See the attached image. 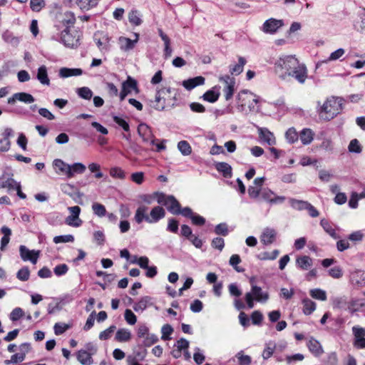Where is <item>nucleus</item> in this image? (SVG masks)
Here are the masks:
<instances>
[{"mask_svg":"<svg viewBox=\"0 0 365 365\" xmlns=\"http://www.w3.org/2000/svg\"><path fill=\"white\" fill-rule=\"evenodd\" d=\"M205 78L202 76H197L192 78L185 80L182 82V86L187 90H191L197 86L203 85L205 83Z\"/></svg>","mask_w":365,"mask_h":365,"instance_id":"nucleus-22","label":"nucleus"},{"mask_svg":"<svg viewBox=\"0 0 365 365\" xmlns=\"http://www.w3.org/2000/svg\"><path fill=\"white\" fill-rule=\"evenodd\" d=\"M219 97H220V93L215 92L213 90L207 91L202 96V98L205 101H208L210 103L216 102L218 100Z\"/></svg>","mask_w":365,"mask_h":365,"instance_id":"nucleus-44","label":"nucleus"},{"mask_svg":"<svg viewBox=\"0 0 365 365\" xmlns=\"http://www.w3.org/2000/svg\"><path fill=\"white\" fill-rule=\"evenodd\" d=\"M53 166L56 170V173L58 175H64L68 178H72V174L71 173L70 165L66 163L61 159H55L53 161Z\"/></svg>","mask_w":365,"mask_h":365,"instance_id":"nucleus-16","label":"nucleus"},{"mask_svg":"<svg viewBox=\"0 0 365 365\" xmlns=\"http://www.w3.org/2000/svg\"><path fill=\"white\" fill-rule=\"evenodd\" d=\"M165 216V210L160 206H155L151 210L149 217H146V222L150 224L155 223Z\"/></svg>","mask_w":365,"mask_h":365,"instance_id":"nucleus-18","label":"nucleus"},{"mask_svg":"<svg viewBox=\"0 0 365 365\" xmlns=\"http://www.w3.org/2000/svg\"><path fill=\"white\" fill-rule=\"evenodd\" d=\"M24 316V310L20 307H16L10 313L9 319L12 322H16V321L20 319Z\"/></svg>","mask_w":365,"mask_h":365,"instance_id":"nucleus-54","label":"nucleus"},{"mask_svg":"<svg viewBox=\"0 0 365 365\" xmlns=\"http://www.w3.org/2000/svg\"><path fill=\"white\" fill-rule=\"evenodd\" d=\"M98 34H95V41L96 42L97 46L100 49L108 50L110 48L109 43V38L107 35H103L102 38H97Z\"/></svg>","mask_w":365,"mask_h":365,"instance_id":"nucleus-42","label":"nucleus"},{"mask_svg":"<svg viewBox=\"0 0 365 365\" xmlns=\"http://www.w3.org/2000/svg\"><path fill=\"white\" fill-rule=\"evenodd\" d=\"M365 305V303L360 299H351L347 303L346 310H348L350 313L353 314L360 309Z\"/></svg>","mask_w":365,"mask_h":365,"instance_id":"nucleus-31","label":"nucleus"},{"mask_svg":"<svg viewBox=\"0 0 365 365\" xmlns=\"http://www.w3.org/2000/svg\"><path fill=\"white\" fill-rule=\"evenodd\" d=\"M276 236L277 232L274 229L266 227L260 235V242L264 245H271L275 241Z\"/></svg>","mask_w":365,"mask_h":365,"instance_id":"nucleus-17","label":"nucleus"},{"mask_svg":"<svg viewBox=\"0 0 365 365\" xmlns=\"http://www.w3.org/2000/svg\"><path fill=\"white\" fill-rule=\"evenodd\" d=\"M246 63V60L243 57H239L238 63L230 67V72L232 75H239L243 71L244 66Z\"/></svg>","mask_w":365,"mask_h":365,"instance_id":"nucleus-34","label":"nucleus"},{"mask_svg":"<svg viewBox=\"0 0 365 365\" xmlns=\"http://www.w3.org/2000/svg\"><path fill=\"white\" fill-rule=\"evenodd\" d=\"M178 148L183 155H189L192 152L190 144L185 140H181L178 144Z\"/></svg>","mask_w":365,"mask_h":365,"instance_id":"nucleus-48","label":"nucleus"},{"mask_svg":"<svg viewBox=\"0 0 365 365\" xmlns=\"http://www.w3.org/2000/svg\"><path fill=\"white\" fill-rule=\"evenodd\" d=\"M175 97L171 96L170 88H163L157 91L155 100L151 101V106L158 110H163L166 107H173Z\"/></svg>","mask_w":365,"mask_h":365,"instance_id":"nucleus-2","label":"nucleus"},{"mask_svg":"<svg viewBox=\"0 0 365 365\" xmlns=\"http://www.w3.org/2000/svg\"><path fill=\"white\" fill-rule=\"evenodd\" d=\"M352 333L354 336V346L357 349H365V329L354 326Z\"/></svg>","mask_w":365,"mask_h":365,"instance_id":"nucleus-12","label":"nucleus"},{"mask_svg":"<svg viewBox=\"0 0 365 365\" xmlns=\"http://www.w3.org/2000/svg\"><path fill=\"white\" fill-rule=\"evenodd\" d=\"M279 250H274L272 252H264L261 253L259 256V258L261 260H273L275 259L279 255Z\"/></svg>","mask_w":365,"mask_h":365,"instance_id":"nucleus-52","label":"nucleus"},{"mask_svg":"<svg viewBox=\"0 0 365 365\" xmlns=\"http://www.w3.org/2000/svg\"><path fill=\"white\" fill-rule=\"evenodd\" d=\"M30 271L27 267L19 269L16 274V277L21 281H27L29 279Z\"/></svg>","mask_w":365,"mask_h":365,"instance_id":"nucleus-63","label":"nucleus"},{"mask_svg":"<svg viewBox=\"0 0 365 365\" xmlns=\"http://www.w3.org/2000/svg\"><path fill=\"white\" fill-rule=\"evenodd\" d=\"M276 344L273 341H269L266 344V346L262 352V357L264 359H267L272 356L275 349Z\"/></svg>","mask_w":365,"mask_h":365,"instance_id":"nucleus-46","label":"nucleus"},{"mask_svg":"<svg viewBox=\"0 0 365 365\" xmlns=\"http://www.w3.org/2000/svg\"><path fill=\"white\" fill-rule=\"evenodd\" d=\"M158 341V337L154 334H149L144 338L143 344L144 346L149 347Z\"/></svg>","mask_w":365,"mask_h":365,"instance_id":"nucleus-62","label":"nucleus"},{"mask_svg":"<svg viewBox=\"0 0 365 365\" xmlns=\"http://www.w3.org/2000/svg\"><path fill=\"white\" fill-rule=\"evenodd\" d=\"M285 137L289 143H294L298 140V134L294 128H290L287 130Z\"/></svg>","mask_w":365,"mask_h":365,"instance_id":"nucleus-57","label":"nucleus"},{"mask_svg":"<svg viewBox=\"0 0 365 365\" xmlns=\"http://www.w3.org/2000/svg\"><path fill=\"white\" fill-rule=\"evenodd\" d=\"M259 138L262 143L269 145H274L277 143L276 138L271 131L267 128L257 126Z\"/></svg>","mask_w":365,"mask_h":365,"instance_id":"nucleus-15","label":"nucleus"},{"mask_svg":"<svg viewBox=\"0 0 365 365\" xmlns=\"http://www.w3.org/2000/svg\"><path fill=\"white\" fill-rule=\"evenodd\" d=\"M115 339L119 342L128 341L131 339V332L127 329H119Z\"/></svg>","mask_w":365,"mask_h":365,"instance_id":"nucleus-33","label":"nucleus"},{"mask_svg":"<svg viewBox=\"0 0 365 365\" xmlns=\"http://www.w3.org/2000/svg\"><path fill=\"white\" fill-rule=\"evenodd\" d=\"M70 168L72 178L73 177L74 173H83L86 169V166L81 163H75L73 165H70Z\"/></svg>","mask_w":365,"mask_h":365,"instance_id":"nucleus-55","label":"nucleus"},{"mask_svg":"<svg viewBox=\"0 0 365 365\" xmlns=\"http://www.w3.org/2000/svg\"><path fill=\"white\" fill-rule=\"evenodd\" d=\"M19 252L21 257L24 261H30L34 264L37 262L40 255L39 250H30L24 245L19 247Z\"/></svg>","mask_w":365,"mask_h":365,"instance_id":"nucleus-13","label":"nucleus"},{"mask_svg":"<svg viewBox=\"0 0 365 365\" xmlns=\"http://www.w3.org/2000/svg\"><path fill=\"white\" fill-rule=\"evenodd\" d=\"M299 61L294 56H284L279 58L275 63V69L277 73L289 74L295 67Z\"/></svg>","mask_w":365,"mask_h":365,"instance_id":"nucleus-4","label":"nucleus"},{"mask_svg":"<svg viewBox=\"0 0 365 365\" xmlns=\"http://www.w3.org/2000/svg\"><path fill=\"white\" fill-rule=\"evenodd\" d=\"M128 20L131 24L139 26L142 24L141 14L137 10H132L128 14Z\"/></svg>","mask_w":365,"mask_h":365,"instance_id":"nucleus-38","label":"nucleus"},{"mask_svg":"<svg viewBox=\"0 0 365 365\" xmlns=\"http://www.w3.org/2000/svg\"><path fill=\"white\" fill-rule=\"evenodd\" d=\"M321 226L323 227L324 231L329 234L332 238L338 239L339 237L336 234L335 230L331 227L330 223L325 219H322L320 222Z\"/></svg>","mask_w":365,"mask_h":365,"instance_id":"nucleus-37","label":"nucleus"},{"mask_svg":"<svg viewBox=\"0 0 365 365\" xmlns=\"http://www.w3.org/2000/svg\"><path fill=\"white\" fill-rule=\"evenodd\" d=\"M238 101L242 111L245 110V106L247 103H248L249 111L254 112L257 110L255 104L258 103V99L255 98V96L252 92L247 90L241 91L238 93Z\"/></svg>","mask_w":365,"mask_h":365,"instance_id":"nucleus-6","label":"nucleus"},{"mask_svg":"<svg viewBox=\"0 0 365 365\" xmlns=\"http://www.w3.org/2000/svg\"><path fill=\"white\" fill-rule=\"evenodd\" d=\"M18 183L19 182H17L12 178H8L6 179L2 180V181L1 182V187H2L3 188H6L9 190H14Z\"/></svg>","mask_w":365,"mask_h":365,"instance_id":"nucleus-47","label":"nucleus"},{"mask_svg":"<svg viewBox=\"0 0 365 365\" xmlns=\"http://www.w3.org/2000/svg\"><path fill=\"white\" fill-rule=\"evenodd\" d=\"M157 202L167 207L168 210L173 215H179L181 206L179 202L173 195H166L161 192H155Z\"/></svg>","mask_w":365,"mask_h":365,"instance_id":"nucleus-5","label":"nucleus"},{"mask_svg":"<svg viewBox=\"0 0 365 365\" xmlns=\"http://www.w3.org/2000/svg\"><path fill=\"white\" fill-rule=\"evenodd\" d=\"M173 332V329L170 324H165L161 328L162 336L161 339L163 340H169L170 339V336Z\"/></svg>","mask_w":365,"mask_h":365,"instance_id":"nucleus-59","label":"nucleus"},{"mask_svg":"<svg viewBox=\"0 0 365 365\" xmlns=\"http://www.w3.org/2000/svg\"><path fill=\"white\" fill-rule=\"evenodd\" d=\"M289 203L292 208L297 210H307L309 202L307 201L296 200L294 198L289 199Z\"/></svg>","mask_w":365,"mask_h":365,"instance_id":"nucleus-41","label":"nucleus"},{"mask_svg":"<svg viewBox=\"0 0 365 365\" xmlns=\"http://www.w3.org/2000/svg\"><path fill=\"white\" fill-rule=\"evenodd\" d=\"M77 359L82 365H91L93 362L92 356L83 349L78 351Z\"/></svg>","mask_w":365,"mask_h":365,"instance_id":"nucleus-26","label":"nucleus"},{"mask_svg":"<svg viewBox=\"0 0 365 365\" xmlns=\"http://www.w3.org/2000/svg\"><path fill=\"white\" fill-rule=\"evenodd\" d=\"M83 71L81 68H61L59 70V76L62 78H66L71 76H78L82 75Z\"/></svg>","mask_w":365,"mask_h":365,"instance_id":"nucleus-23","label":"nucleus"},{"mask_svg":"<svg viewBox=\"0 0 365 365\" xmlns=\"http://www.w3.org/2000/svg\"><path fill=\"white\" fill-rule=\"evenodd\" d=\"M2 38L5 42L10 43L13 46H17L19 43V38L14 36V34L9 31L4 32Z\"/></svg>","mask_w":365,"mask_h":365,"instance_id":"nucleus-39","label":"nucleus"},{"mask_svg":"<svg viewBox=\"0 0 365 365\" xmlns=\"http://www.w3.org/2000/svg\"><path fill=\"white\" fill-rule=\"evenodd\" d=\"M310 295L312 297L322 300L325 301L327 299V294L326 292L320 289H314L310 291Z\"/></svg>","mask_w":365,"mask_h":365,"instance_id":"nucleus-53","label":"nucleus"},{"mask_svg":"<svg viewBox=\"0 0 365 365\" xmlns=\"http://www.w3.org/2000/svg\"><path fill=\"white\" fill-rule=\"evenodd\" d=\"M254 279L252 278L250 279V283L252 285L251 291L249 293H252V296L254 297L255 300L260 302L265 303L269 299V295L267 292L262 291V289L260 287L254 284Z\"/></svg>","mask_w":365,"mask_h":365,"instance_id":"nucleus-11","label":"nucleus"},{"mask_svg":"<svg viewBox=\"0 0 365 365\" xmlns=\"http://www.w3.org/2000/svg\"><path fill=\"white\" fill-rule=\"evenodd\" d=\"M230 264L238 272H244V269L237 267L241 262V259L238 255H232L230 259Z\"/></svg>","mask_w":365,"mask_h":365,"instance_id":"nucleus-56","label":"nucleus"},{"mask_svg":"<svg viewBox=\"0 0 365 365\" xmlns=\"http://www.w3.org/2000/svg\"><path fill=\"white\" fill-rule=\"evenodd\" d=\"M1 231L4 236L1 240V250H3L5 247L9 244L10 241V236L11 235V230L6 226H3Z\"/></svg>","mask_w":365,"mask_h":365,"instance_id":"nucleus-35","label":"nucleus"},{"mask_svg":"<svg viewBox=\"0 0 365 365\" xmlns=\"http://www.w3.org/2000/svg\"><path fill=\"white\" fill-rule=\"evenodd\" d=\"M88 168L91 173L95 174L94 176L96 178L99 179L104 176L103 173L101 171V165L99 164L91 163L88 165Z\"/></svg>","mask_w":365,"mask_h":365,"instance_id":"nucleus-50","label":"nucleus"},{"mask_svg":"<svg viewBox=\"0 0 365 365\" xmlns=\"http://www.w3.org/2000/svg\"><path fill=\"white\" fill-rule=\"evenodd\" d=\"M15 97L18 101L25 103H31L35 101L32 95L24 92L15 93Z\"/></svg>","mask_w":365,"mask_h":365,"instance_id":"nucleus-43","label":"nucleus"},{"mask_svg":"<svg viewBox=\"0 0 365 365\" xmlns=\"http://www.w3.org/2000/svg\"><path fill=\"white\" fill-rule=\"evenodd\" d=\"M317 110L321 119L331 120L343 110V99L331 96L327 98L322 104L318 101Z\"/></svg>","mask_w":365,"mask_h":365,"instance_id":"nucleus-1","label":"nucleus"},{"mask_svg":"<svg viewBox=\"0 0 365 365\" xmlns=\"http://www.w3.org/2000/svg\"><path fill=\"white\" fill-rule=\"evenodd\" d=\"M74 241V237L72 235H59L56 236L53 238V242L56 244L65 243V242H73Z\"/></svg>","mask_w":365,"mask_h":365,"instance_id":"nucleus-61","label":"nucleus"},{"mask_svg":"<svg viewBox=\"0 0 365 365\" xmlns=\"http://www.w3.org/2000/svg\"><path fill=\"white\" fill-rule=\"evenodd\" d=\"M216 169L222 173L225 178L231 177L232 175V168L231 166L227 163H217L215 165Z\"/></svg>","mask_w":365,"mask_h":365,"instance_id":"nucleus-36","label":"nucleus"},{"mask_svg":"<svg viewBox=\"0 0 365 365\" xmlns=\"http://www.w3.org/2000/svg\"><path fill=\"white\" fill-rule=\"evenodd\" d=\"M76 92L79 97L86 100H90L93 96V92L88 87L78 88Z\"/></svg>","mask_w":365,"mask_h":365,"instance_id":"nucleus-49","label":"nucleus"},{"mask_svg":"<svg viewBox=\"0 0 365 365\" xmlns=\"http://www.w3.org/2000/svg\"><path fill=\"white\" fill-rule=\"evenodd\" d=\"M138 133L145 143L152 145H155V137L148 125L140 123L138 127Z\"/></svg>","mask_w":365,"mask_h":365,"instance_id":"nucleus-10","label":"nucleus"},{"mask_svg":"<svg viewBox=\"0 0 365 365\" xmlns=\"http://www.w3.org/2000/svg\"><path fill=\"white\" fill-rule=\"evenodd\" d=\"M158 34L161 39L164 42V56L165 58H168L172 56L173 50L170 47V38L161 29H158Z\"/></svg>","mask_w":365,"mask_h":365,"instance_id":"nucleus-21","label":"nucleus"},{"mask_svg":"<svg viewBox=\"0 0 365 365\" xmlns=\"http://www.w3.org/2000/svg\"><path fill=\"white\" fill-rule=\"evenodd\" d=\"M236 357L238 359L240 365H250L251 364V357L248 355H244L242 351L237 354Z\"/></svg>","mask_w":365,"mask_h":365,"instance_id":"nucleus-64","label":"nucleus"},{"mask_svg":"<svg viewBox=\"0 0 365 365\" xmlns=\"http://www.w3.org/2000/svg\"><path fill=\"white\" fill-rule=\"evenodd\" d=\"M81 33L74 26H66L61 33V41L65 46L75 48L80 44Z\"/></svg>","mask_w":365,"mask_h":365,"instance_id":"nucleus-3","label":"nucleus"},{"mask_svg":"<svg viewBox=\"0 0 365 365\" xmlns=\"http://www.w3.org/2000/svg\"><path fill=\"white\" fill-rule=\"evenodd\" d=\"M288 76L294 77L299 83H303L307 78V69L304 65L298 63L297 66L295 67Z\"/></svg>","mask_w":365,"mask_h":365,"instance_id":"nucleus-19","label":"nucleus"},{"mask_svg":"<svg viewBox=\"0 0 365 365\" xmlns=\"http://www.w3.org/2000/svg\"><path fill=\"white\" fill-rule=\"evenodd\" d=\"M345 53V50L344 48H338L335 51L332 52L327 60L323 61L324 63H327L329 61H336L339 59L341 56Z\"/></svg>","mask_w":365,"mask_h":365,"instance_id":"nucleus-60","label":"nucleus"},{"mask_svg":"<svg viewBox=\"0 0 365 365\" xmlns=\"http://www.w3.org/2000/svg\"><path fill=\"white\" fill-rule=\"evenodd\" d=\"M220 81L225 83L223 93L226 101H230L234 94L235 81L229 75L222 76L219 78Z\"/></svg>","mask_w":365,"mask_h":365,"instance_id":"nucleus-9","label":"nucleus"},{"mask_svg":"<svg viewBox=\"0 0 365 365\" xmlns=\"http://www.w3.org/2000/svg\"><path fill=\"white\" fill-rule=\"evenodd\" d=\"M122 87L123 90H126L130 93L132 90L137 88V83L134 79L128 77V80L123 83Z\"/></svg>","mask_w":365,"mask_h":365,"instance_id":"nucleus-58","label":"nucleus"},{"mask_svg":"<svg viewBox=\"0 0 365 365\" xmlns=\"http://www.w3.org/2000/svg\"><path fill=\"white\" fill-rule=\"evenodd\" d=\"M68 210L70 215L65 219V222L71 227H78L82 224V220L79 218L81 208L78 206L68 207Z\"/></svg>","mask_w":365,"mask_h":365,"instance_id":"nucleus-8","label":"nucleus"},{"mask_svg":"<svg viewBox=\"0 0 365 365\" xmlns=\"http://www.w3.org/2000/svg\"><path fill=\"white\" fill-rule=\"evenodd\" d=\"M75 1L76 4L81 10H89L91 8L95 6L98 0H68V2L71 4Z\"/></svg>","mask_w":365,"mask_h":365,"instance_id":"nucleus-25","label":"nucleus"},{"mask_svg":"<svg viewBox=\"0 0 365 365\" xmlns=\"http://www.w3.org/2000/svg\"><path fill=\"white\" fill-rule=\"evenodd\" d=\"M0 138V153L8 152L11 146V138L14 136V131L11 128H5L1 133Z\"/></svg>","mask_w":365,"mask_h":365,"instance_id":"nucleus-7","label":"nucleus"},{"mask_svg":"<svg viewBox=\"0 0 365 365\" xmlns=\"http://www.w3.org/2000/svg\"><path fill=\"white\" fill-rule=\"evenodd\" d=\"M307 346L309 351L315 356H319L323 352L320 343L314 338H311L309 339Z\"/></svg>","mask_w":365,"mask_h":365,"instance_id":"nucleus-29","label":"nucleus"},{"mask_svg":"<svg viewBox=\"0 0 365 365\" xmlns=\"http://www.w3.org/2000/svg\"><path fill=\"white\" fill-rule=\"evenodd\" d=\"M76 22V17L73 13L67 11L63 14L62 24L66 26H73Z\"/></svg>","mask_w":365,"mask_h":365,"instance_id":"nucleus-45","label":"nucleus"},{"mask_svg":"<svg viewBox=\"0 0 365 365\" xmlns=\"http://www.w3.org/2000/svg\"><path fill=\"white\" fill-rule=\"evenodd\" d=\"M36 78L41 84L46 86L50 85V80L48 76L47 68L45 66H41L38 68Z\"/></svg>","mask_w":365,"mask_h":365,"instance_id":"nucleus-27","label":"nucleus"},{"mask_svg":"<svg viewBox=\"0 0 365 365\" xmlns=\"http://www.w3.org/2000/svg\"><path fill=\"white\" fill-rule=\"evenodd\" d=\"M148 207L145 205H140L135 211L134 219L138 224H140L143 220L146 221V217H149L147 215Z\"/></svg>","mask_w":365,"mask_h":365,"instance_id":"nucleus-28","label":"nucleus"},{"mask_svg":"<svg viewBox=\"0 0 365 365\" xmlns=\"http://www.w3.org/2000/svg\"><path fill=\"white\" fill-rule=\"evenodd\" d=\"M92 210L93 213L100 217H104L106 214L105 206L98 202H94L92 205Z\"/></svg>","mask_w":365,"mask_h":365,"instance_id":"nucleus-51","label":"nucleus"},{"mask_svg":"<svg viewBox=\"0 0 365 365\" xmlns=\"http://www.w3.org/2000/svg\"><path fill=\"white\" fill-rule=\"evenodd\" d=\"M284 25L282 20L269 19L262 25V31L266 34H274Z\"/></svg>","mask_w":365,"mask_h":365,"instance_id":"nucleus-14","label":"nucleus"},{"mask_svg":"<svg viewBox=\"0 0 365 365\" xmlns=\"http://www.w3.org/2000/svg\"><path fill=\"white\" fill-rule=\"evenodd\" d=\"M135 38L134 40H131L126 37L120 36L118 38V43L120 49L125 51L133 49L135 46V44L138 41L139 34L135 33Z\"/></svg>","mask_w":365,"mask_h":365,"instance_id":"nucleus-20","label":"nucleus"},{"mask_svg":"<svg viewBox=\"0 0 365 365\" xmlns=\"http://www.w3.org/2000/svg\"><path fill=\"white\" fill-rule=\"evenodd\" d=\"M303 312L306 315L311 314L316 309V304L309 299H304L302 301Z\"/></svg>","mask_w":365,"mask_h":365,"instance_id":"nucleus-40","label":"nucleus"},{"mask_svg":"<svg viewBox=\"0 0 365 365\" xmlns=\"http://www.w3.org/2000/svg\"><path fill=\"white\" fill-rule=\"evenodd\" d=\"M296 263L300 269L307 270L312 266V259L309 256H302L297 258Z\"/></svg>","mask_w":365,"mask_h":365,"instance_id":"nucleus-30","label":"nucleus"},{"mask_svg":"<svg viewBox=\"0 0 365 365\" xmlns=\"http://www.w3.org/2000/svg\"><path fill=\"white\" fill-rule=\"evenodd\" d=\"M152 304H153L152 298L148 296H145V297H142L139 300V302H138L137 303H135L133 305V309L137 312H143L147 307L151 306Z\"/></svg>","mask_w":365,"mask_h":365,"instance_id":"nucleus-24","label":"nucleus"},{"mask_svg":"<svg viewBox=\"0 0 365 365\" xmlns=\"http://www.w3.org/2000/svg\"><path fill=\"white\" fill-rule=\"evenodd\" d=\"M299 138L304 145H309L313 140L314 133L311 129L304 128L300 133Z\"/></svg>","mask_w":365,"mask_h":365,"instance_id":"nucleus-32","label":"nucleus"}]
</instances>
